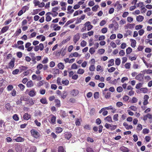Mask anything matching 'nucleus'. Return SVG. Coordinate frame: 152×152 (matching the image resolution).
I'll return each mask as SVG.
<instances>
[{"instance_id": "nucleus-23", "label": "nucleus", "mask_w": 152, "mask_h": 152, "mask_svg": "<svg viewBox=\"0 0 152 152\" xmlns=\"http://www.w3.org/2000/svg\"><path fill=\"white\" fill-rule=\"evenodd\" d=\"M120 150L121 151L123 152H129V150L128 149L124 146H123L120 148Z\"/></svg>"}, {"instance_id": "nucleus-25", "label": "nucleus", "mask_w": 152, "mask_h": 152, "mask_svg": "<svg viewBox=\"0 0 152 152\" xmlns=\"http://www.w3.org/2000/svg\"><path fill=\"white\" fill-rule=\"evenodd\" d=\"M144 17L142 15H139L136 18L138 22H141L144 19Z\"/></svg>"}, {"instance_id": "nucleus-53", "label": "nucleus", "mask_w": 152, "mask_h": 152, "mask_svg": "<svg viewBox=\"0 0 152 152\" xmlns=\"http://www.w3.org/2000/svg\"><path fill=\"white\" fill-rule=\"evenodd\" d=\"M95 51V49L93 47L90 48L89 50V52L91 54H94Z\"/></svg>"}, {"instance_id": "nucleus-63", "label": "nucleus", "mask_w": 152, "mask_h": 152, "mask_svg": "<svg viewBox=\"0 0 152 152\" xmlns=\"http://www.w3.org/2000/svg\"><path fill=\"white\" fill-rule=\"evenodd\" d=\"M13 87L12 85H10L8 86L7 87V89L8 91H10L12 90Z\"/></svg>"}, {"instance_id": "nucleus-51", "label": "nucleus", "mask_w": 152, "mask_h": 152, "mask_svg": "<svg viewBox=\"0 0 152 152\" xmlns=\"http://www.w3.org/2000/svg\"><path fill=\"white\" fill-rule=\"evenodd\" d=\"M95 122L97 125H99L101 123L102 121L99 118H98L96 119Z\"/></svg>"}, {"instance_id": "nucleus-28", "label": "nucleus", "mask_w": 152, "mask_h": 152, "mask_svg": "<svg viewBox=\"0 0 152 152\" xmlns=\"http://www.w3.org/2000/svg\"><path fill=\"white\" fill-rule=\"evenodd\" d=\"M40 102L43 104H47L48 103L47 100L45 98H42L40 100Z\"/></svg>"}, {"instance_id": "nucleus-64", "label": "nucleus", "mask_w": 152, "mask_h": 152, "mask_svg": "<svg viewBox=\"0 0 152 152\" xmlns=\"http://www.w3.org/2000/svg\"><path fill=\"white\" fill-rule=\"evenodd\" d=\"M48 61V58H45L42 61V63L43 64H46Z\"/></svg>"}, {"instance_id": "nucleus-56", "label": "nucleus", "mask_w": 152, "mask_h": 152, "mask_svg": "<svg viewBox=\"0 0 152 152\" xmlns=\"http://www.w3.org/2000/svg\"><path fill=\"white\" fill-rule=\"evenodd\" d=\"M22 99L21 97L19 99H18L16 102V104L17 105H20L22 103Z\"/></svg>"}, {"instance_id": "nucleus-5", "label": "nucleus", "mask_w": 152, "mask_h": 152, "mask_svg": "<svg viewBox=\"0 0 152 152\" xmlns=\"http://www.w3.org/2000/svg\"><path fill=\"white\" fill-rule=\"evenodd\" d=\"M23 145L20 144L15 145V150L17 152H22Z\"/></svg>"}, {"instance_id": "nucleus-35", "label": "nucleus", "mask_w": 152, "mask_h": 152, "mask_svg": "<svg viewBox=\"0 0 152 152\" xmlns=\"http://www.w3.org/2000/svg\"><path fill=\"white\" fill-rule=\"evenodd\" d=\"M53 28L55 31H58L60 30L61 28L60 26H58V25L56 24L54 25Z\"/></svg>"}, {"instance_id": "nucleus-37", "label": "nucleus", "mask_w": 152, "mask_h": 152, "mask_svg": "<svg viewBox=\"0 0 152 152\" xmlns=\"http://www.w3.org/2000/svg\"><path fill=\"white\" fill-rule=\"evenodd\" d=\"M37 150V148L36 146H32L31 147L30 151L31 152H35Z\"/></svg>"}, {"instance_id": "nucleus-24", "label": "nucleus", "mask_w": 152, "mask_h": 152, "mask_svg": "<svg viewBox=\"0 0 152 152\" xmlns=\"http://www.w3.org/2000/svg\"><path fill=\"white\" fill-rule=\"evenodd\" d=\"M15 140L17 142H23L25 139L24 138L20 137H18L15 139Z\"/></svg>"}, {"instance_id": "nucleus-59", "label": "nucleus", "mask_w": 152, "mask_h": 152, "mask_svg": "<svg viewBox=\"0 0 152 152\" xmlns=\"http://www.w3.org/2000/svg\"><path fill=\"white\" fill-rule=\"evenodd\" d=\"M19 71V69H16L13 71L12 72V74L14 75L17 74H18Z\"/></svg>"}, {"instance_id": "nucleus-12", "label": "nucleus", "mask_w": 152, "mask_h": 152, "mask_svg": "<svg viewBox=\"0 0 152 152\" xmlns=\"http://www.w3.org/2000/svg\"><path fill=\"white\" fill-rule=\"evenodd\" d=\"M135 25V24L134 23H128L126 26H125V29H132L134 28Z\"/></svg>"}, {"instance_id": "nucleus-38", "label": "nucleus", "mask_w": 152, "mask_h": 152, "mask_svg": "<svg viewBox=\"0 0 152 152\" xmlns=\"http://www.w3.org/2000/svg\"><path fill=\"white\" fill-rule=\"evenodd\" d=\"M58 152H66L64 148L62 146H60L58 148Z\"/></svg>"}, {"instance_id": "nucleus-27", "label": "nucleus", "mask_w": 152, "mask_h": 152, "mask_svg": "<svg viewBox=\"0 0 152 152\" xmlns=\"http://www.w3.org/2000/svg\"><path fill=\"white\" fill-rule=\"evenodd\" d=\"M21 30L20 28L17 29L14 34V36L15 37L18 36L21 33Z\"/></svg>"}, {"instance_id": "nucleus-33", "label": "nucleus", "mask_w": 152, "mask_h": 152, "mask_svg": "<svg viewBox=\"0 0 152 152\" xmlns=\"http://www.w3.org/2000/svg\"><path fill=\"white\" fill-rule=\"evenodd\" d=\"M104 120L109 122H113L111 117L110 115H109L105 118Z\"/></svg>"}, {"instance_id": "nucleus-62", "label": "nucleus", "mask_w": 152, "mask_h": 152, "mask_svg": "<svg viewBox=\"0 0 152 152\" xmlns=\"http://www.w3.org/2000/svg\"><path fill=\"white\" fill-rule=\"evenodd\" d=\"M71 68L72 69H76L77 68V66L76 64L74 63L72 65Z\"/></svg>"}, {"instance_id": "nucleus-46", "label": "nucleus", "mask_w": 152, "mask_h": 152, "mask_svg": "<svg viewBox=\"0 0 152 152\" xmlns=\"http://www.w3.org/2000/svg\"><path fill=\"white\" fill-rule=\"evenodd\" d=\"M29 9V7L27 6H23L22 9L23 10V12L25 13L26 10H28Z\"/></svg>"}, {"instance_id": "nucleus-49", "label": "nucleus", "mask_w": 152, "mask_h": 152, "mask_svg": "<svg viewBox=\"0 0 152 152\" xmlns=\"http://www.w3.org/2000/svg\"><path fill=\"white\" fill-rule=\"evenodd\" d=\"M149 129L145 128L144 129L142 130V133L144 134H147L149 132Z\"/></svg>"}, {"instance_id": "nucleus-10", "label": "nucleus", "mask_w": 152, "mask_h": 152, "mask_svg": "<svg viewBox=\"0 0 152 152\" xmlns=\"http://www.w3.org/2000/svg\"><path fill=\"white\" fill-rule=\"evenodd\" d=\"M51 116L50 119V123L52 124H56V117L53 114H51L50 115Z\"/></svg>"}, {"instance_id": "nucleus-36", "label": "nucleus", "mask_w": 152, "mask_h": 152, "mask_svg": "<svg viewBox=\"0 0 152 152\" xmlns=\"http://www.w3.org/2000/svg\"><path fill=\"white\" fill-rule=\"evenodd\" d=\"M132 51V49L131 48L129 47L126 49V52L127 54H130Z\"/></svg>"}, {"instance_id": "nucleus-44", "label": "nucleus", "mask_w": 152, "mask_h": 152, "mask_svg": "<svg viewBox=\"0 0 152 152\" xmlns=\"http://www.w3.org/2000/svg\"><path fill=\"white\" fill-rule=\"evenodd\" d=\"M5 123L4 122V120H0V128L2 127V125L4 127H5L6 126Z\"/></svg>"}, {"instance_id": "nucleus-20", "label": "nucleus", "mask_w": 152, "mask_h": 152, "mask_svg": "<svg viewBox=\"0 0 152 152\" xmlns=\"http://www.w3.org/2000/svg\"><path fill=\"white\" fill-rule=\"evenodd\" d=\"M9 27L8 26H5L2 28L0 32L1 34H3L6 32L9 29Z\"/></svg>"}, {"instance_id": "nucleus-29", "label": "nucleus", "mask_w": 152, "mask_h": 152, "mask_svg": "<svg viewBox=\"0 0 152 152\" xmlns=\"http://www.w3.org/2000/svg\"><path fill=\"white\" fill-rule=\"evenodd\" d=\"M26 86L28 87H31L34 86V83L31 80H30L27 82Z\"/></svg>"}, {"instance_id": "nucleus-8", "label": "nucleus", "mask_w": 152, "mask_h": 152, "mask_svg": "<svg viewBox=\"0 0 152 152\" xmlns=\"http://www.w3.org/2000/svg\"><path fill=\"white\" fill-rule=\"evenodd\" d=\"M149 98V96L147 95H144L143 99L144 101L143 102L144 105H147L149 103L148 100Z\"/></svg>"}, {"instance_id": "nucleus-50", "label": "nucleus", "mask_w": 152, "mask_h": 152, "mask_svg": "<svg viewBox=\"0 0 152 152\" xmlns=\"http://www.w3.org/2000/svg\"><path fill=\"white\" fill-rule=\"evenodd\" d=\"M87 44V42L84 40H83L81 41L80 43V45L82 47H84L86 46Z\"/></svg>"}, {"instance_id": "nucleus-57", "label": "nucleus", "mask_w": 152, "mask_h": 152, "mask_svg": "<svg viewBox=\"0 0 152 152\" xmlns=\"http://www.w3.org/2000/svg\"><path fill=\"white\" fill-rule=\"evenodd\" d=\"M143 27V26L141 25H137L135 26V28L136 30L141 29Z\"/></svg>"}, {"instance_id": "nucleus-16", "label": "nucleus", "mask_w": 152, "mask_h": 152, "mask_svg": "<svg viewBox=\"0 0 152 152\" xmlns=\"http://www.w3.org/2000/svg\"><path fill=\"white\" fill-rule=\"evenodd\" d=\"M135 79L140 81H142L143 79V77L142 74H139L136 76Z\"/></svg>"}, {"instance_id": "nucleus-32", "label": "nucleus", "mask_w": 152, "mask_h": 152, "mask_svg": "<svg viewBox=\"0 0 152 152\" xmlns=\"http://www.w3.org/2000/svg\"><path fill=\"white\" fill-rule=\"evenodd\" d=\"M56 133H59L62 132L63 129L60 127H57L56 128Z\"/></svg>"}, {"instance_id": "nucleus-9", "label": "nucleus", "mask_w": 152, "mask_h": 152, "mask_svg": "<svg viewBox=\"0 0 152 152\" xmlns=\"http://www.w3.org/2000/svg\"><path fill=\"white\" fill-rule=\"evenodd\" d=\"M84 26L87 27V30L89 31L90 30L93 28V26L91 24V23L89 21L86 22L84 24Z\"/></svg>"}, {"instance_id": "nucleus-7", "label": "nucleus", "mask_w": 152, "mask_h": 152, "mask_svg": "<svg viewBox=\"0 0 152 152\" xmlns=\"http://www.w3.org/2000/svg\"><path fill=\"white\" fill-rule=\"evenodd\" d=\"M80 36L79 33L75 34L73 37V41L75 44H76L80 39Z\"/></svg>"}, {"instance_id": "nucleus-61", "label": "nucleus", "mask_w": 152, "mask_h": 152, "mask_svg": "<svg viewBox=\"0 0 152 152\" xmlns=\"http://www.w3.org/2000/svg\"><path fill=\"white\" fill-rule=\"evenodd\" d=\"M95 68L94 65H91L89 67V69L90 71L93 72L94 71Z\"/></svg>"}, {"instance_id": "nucleus-42", "label": "nucleus", "mask_w": 152, "mask_h": 152, "mask_svg": "<svg viewBox=\"0 0 152 152\" xmlns=\"http://www.w3.org/2000/svg\"><path fill=\"white\" fill-rule=\"evenodd\" d=\"M67 95V93L66 91H64L63 94L61 96V97L63 99L66 98V96Z\"/></svg>"}, {"instance_id": "nucleus-18", "label": "nucleus", "mask_w": 152, "mask_h": 152, "mask_svg": "<svg viewBox=\"0 0 152 152\" xmlns=\"http://www.w3.org/2000/svg\"><path fill=\"white\" fill-rule=\"evenodd\" d=\"M31 115L28 113H25L23 115V118L24 120H28L31 118Z\"/></svg>"}, {"instance_id": "nucleus-43", "label": "nucleus", "mask_w": 152, "mask_h": 152, "mask_svg": "<svg viewBox=\"0 0 152 152\" xmlns=\"http://www.w3.org/2000/svg\"><path fill=\"white\" fill-rule=\"evenodd\" d=\"M99 7V6L98 5H96L92 8V10L94 12L96 11L98 8Z\"/></svg>"}, {"instance_id": "nucleus-4", "label": "nucleus", "mask_w": 152, "mask_h": 152, "mask_svg": "<svg viewBox=\"0 0 152 152\" xmlns=\"http://www.w3.org/2000/svg\"><path fill=\"white\" fill-rule=\"evenodd\" d=\"M44 45L42 43H40L39 45L36 46L34 48V50L37 52L39 50L41 51L43 50L44 48Z\"/></svg>"}, {"instance_id": "nucleus-41", "label": "nucleus", "mask_w": 152, "mask_h": 152, "mask_svg": "<svg viewBox=\"0 0 152 152\" xmlns=\"http://www.w3.org/2000/svg\"><path fill=\"white\" fill-rule=\"evenodd\" d=\"M18 86L20 89L22 91H23L25 88V86L22 84H19Z\"/></svg>"}, {"instance_id": "nucleus-26", "label": "nucleus", "mask_w": 152, "mask_h": 152, "mask_svg": "<svg viewBox=\"0 0 152 152\" xmlns=\"http://www.w3.org/2000/svg\"><path fill=\"white\" fill-rule=\"evenodd\" d=\"M6 82H7L3 78H2L0 80V86H5L6 85Z\"/></svg>"}, {"instance_id": "nucleus-48", "label": "nucleus", "mask_w": 152, "mask_h": 152, "mask_svg": "<svg viewBox=\"0 0 152 152\" xmlns=\"http://www.w3.org/2000/svg\"><path fill=\"white\" fill-rule=\"evenodd\" d=\"M61 83L63 84L66 86H67L69 84V81L68 80H62Z\"/></svg>"}, {"instance_id": "nucleus-31", "label": "nucleus", "mask_w": 152, "mask_h": 152, "mask_svg": "<svg viewBox=\"0 0 152 152\" xmlns=\"http://www.w3.org/2000/svg\"><path fill=\"white\" fill-rule=\"evenodd\" d=\"M114 60L113 59H111L108 61V63L109 64H108V66L110 67L114 64Z\"/></svg>"}, {"instance_id": "nucleus-54", "label": "nucleus", "mask_w": 152, "mask_h": 152, "mask_svg": "<svg viewBox=\"0 0 152 152\" xmlns=\"http://www.w3.org/2000/svg\"><path fill=\"white\" fill-rule=\"evenodd\" d=\"M45 81L44 80L40 81L37 84V86L38 87H40L42 86L45 83Z\"/></svg>"}, {"instance_id": "nucleus-60", "label": "nucleus", "mask_w": 152, "mask_h": 152, "mask_svg": "<svg viewBox=\"0 0 152 152\" xmlns=\"http://www.w3.org/2000/svg\"><path fill=\"white\" fill-rule=\"evenodd\" d=\"M33 3L34 4V6H36L37 5H39V4L40 2L38 0H34L33 1Z\"/></svg>"}, {"instance_id": "nucleus-2", "label": "nucleus", "mask_w": 152, "mask_h": 152, "mask_svg": "<svg viewBox=\"0 0 152 152\" xmlns=\"http://www.w3.org/2000/svg\"><path fill=\"white\" fill-rule=\"evenodd\" d=\"M25 93L26 94H28L29 96L31 97H33L36 94V91L34 89L30 91L29 90L27 89Z\"/></svg>"}, {"instance_id": "nucleus-1", "label": "nucleus", "mask_w": 152, "mask_h": 152, "mask_svg": "<svg viewBox=\"0 0 152 152\" xmlns=\"http://www.w3.org/2000/svg\"><path fill=\"white\" fill-rule=\"evenodd\" d=\"M31 135L36 139H38L39 138L40 134L39 133L34 129H32L31 131Z\"/></svg>"}, {"instance_id": "nucleus-11", "label": "nucleus", "mask_w": 152, "mask_h": 152, "mask_svg": "<svg viewBox=\"0 0 152 152\" xmlns=\"http://www.w3.org/2000/svg\"><path fill=\"white\" fill-rule=\"evenodd\" d=\"M34 102L32 99H29L27 100L26 103V104H28L29 106H31L34 104Z\"/></svg>"}, {"instance_id": "nucleus-21", "label": "nucleus", "mask_w": 152, "mask_h": 152, "mask_svg": "<svg viewBox=\"0 0 152 152\" xmlns=\"http://www.w3.org/2000/svg\"><path fill=\"white\" fill-rule=\"evenodd\" d=\"M54 102L56 103L55 106L56 107H59L61 106V102L60 100L56 99H55Z\"/></svg>"}, {"instance_id": "nucleus-19", "label": "nucleus", "mask_w": 152, "mask_h": 152, "mask_svg": "<svg viewBox=\"0 0 152 152\" xmlns=\"http://www.w3.org/2000/svg\"><path fill=\"white\" fill-rule=\"evenodd\" d=\"M50 14H51V13L50 12H49L47 13L46 14V20L47 22L50 21L51 19V17L49 15H50Z\"/></svg>"}, {"instance_id": "nucleus-30", "label": "nucleus", "mask_w": 152, "mask_h": 152, "mask_svg": "<svg viewBox=\"0 0 152 152\" xmlns=\"http://www.w3.org/2000/svg\"><path fill=\"white\" fill-rule=\"evenodd\" d=\"M74 21V19H71L67 21L64 25V27H67L69 25L73 23Z\"/></svg>"}, {"instance_id": "nucleus-39", "label": "nucleus", "mask_w": 152, "mask_h": 152, "mask_svg": "<svg viewBox=\"0 0 152 152\" xmlns=\"http://www.w3.org/2000/svg\"><path fill=\"white\" fill-rule=\"evenodd\" d=\"M121 63V60L119 58H117L115 60V64L117 66H119Z\"/></svg>"}, {"instance_id": "nucleus-58", "label": "nucleus", "mask_w": 152, "mask_h": 152, "mask_svg": "<svg viewBox=\"0 0 152 152\" xmlns=\"http://www.w3.org/2000/svg\"><path fill=\"white\" fill-rule=\"evenodd\" d=\"M140 90L143 93H146L148 91V89L147 88H142L140 89Z\"/></svg>"}, {"instance_id": "nucleus-55", "label": "nucleus", "mask_w": 152, "mask_h": 152, "mask_svg": "<svg viewBox=\"0 0 152 152\" xmlns=\"http://www.w3.org/2000/svg\"><path fill=\"white\" fill-rule=\"evenodd\" d=\"M5 107L7 110H10L11 109V106L9 103H7L5 104Z\"/></svg>"}, {"instance_id": "nucleus-22", "label": "nucleus", "mask_w": 152, "mask_h": 152, "mask_svg": "<svg viewBox=\"0 0 152 152\" xmlns=\"http://www.w3.org/2000/svg\"><path fill=\"white\" fill-rule=\"evenodd\" d=\"M65 134V138L67 140H69L72 136L71 133L68 132H66Z\"/></svg>"}, {"instance_id": "nucleus-14", "label": "nucleus", "mask_w": 152, "mask_h": 152, "mask_svg": "<svg viewBox=\"0 0 152 152\" xmlns=\"http://www.w3.org/2000/svg\"><path fill=\"white\" fill-rule=\"evenodd\" d=\"M123 126L125 127V128L127 130L132 129L133 128V127L132 125H129L126 122L124 123Z\"/></svg>"}, {"instance_id": "nucleus-6", "label": "nucleus", "mask_w": 152, "mask_h": 152, "mask_svg": "<svg viewBox=\"0 0 152 152\" xmlns=\"http://www.w3.org/2000/svg\"><path fill=\"white\" fill-rule=\"evenodd\" d=\"M98 128L99 129L98 130L99 132L100 133L102 132V129L103 128V126L102 125H99L98 126V127L96 126H94L93 128V130L95 132H97L98 130Z\"/></svg>"}, {"instance_id": "nucleus-47", "label": "nucleus", "mask_w": 152, "mask_h": 152, "mask_svg": "<svg viewBox=\"0 0 152 152\" xmlns=\"http://www.w3.org/2000/svg\"><path fill=\"white\" fill-rule=\"evenodd\" d=\"M12 118L13 119L16 121H18L19 120V118L18 116V115L16 114H14L13 115Z\"/></svg>"}, {"instance_id": "nucleus-34", "label": "nucleus", "mask_w": 152, "mask_h": 152, "mask_svg": "<svg viewBox=\"0 0 152 152\" xmlns=\"http://www.w3.org/2000/svg\"><path fill=\"white\" fill-rule=\"evenodd\" d=\"M58 68L61 69H63L64 67V64L62 63H59L58 64Z\"/></svg>"}, {"instance_id": "nucleus-52", "label": "nucleus", "mask_w": 152, "mask_h": 152, "mask_svg": "<svg viewBox=\"0 0 152 152\" xmlns=\"http://www.w3.org/2000/svg\"><path fill=\"white\" fill-rule=\"evenodd\" d=\"M118 114H115L113 116V119L114 121H117L118 120Z\"/></svg>"}, {"instance_id": "nucleus-13", "label": "nucleus", "mask_w": 152, "mask_h": 152, "mask_svg": "<svg viewBox=\"0 0 152 152\" xmlns=\"http://www.w3.org/2000/svg\"><path fill=\"white\" fill-rule=\"evenodd\" d=\"M102 94L106 99H109L110 97L111 93L110 91H108L107 93L102 91Z\"/></svg>"}, {"instance_id": "nucleus-40", "label": "nucleus", "mask_w": 152, "mask_h": 152, "mask_svg": "<svg viewBox=\"0 0 152 152\" xmlns=\"http://www.w3.org/2000/svg\"><path fill=\"white\" fill-rule=\"evenodd\" d=\"M136 41L134 39H132L131 43V46L133 48H134L136 45Z\"/></svg>"}, {"instance_id": "nucleus-15", "label": "nucleus", "mask_w": 152, "mask_h": 152, "mask_svg": "<svg viewBox=\"0 0 152 152\" xmlns=\"http://www.w3.org/2000/svg\"><path fill=\"white\" fill-rule=\"evenodd\" d=\"M105 110H112V112L113 113H115L116 112V110L115 108H113L112 106H110L108 107H105Z\"/></svg>"}, {"instance_id": "nucleus-45", "label": "nucleus", "mask_w": 152, "mask_h": 152, "mask_svg": "<svg viewBox=\"0 0 152 152\" xmlns=\"http://www.w3.org/2000/svg\"><path fill=\"white\" fill-rule=\"evenodd\" d=\"M84 72V70L83 69H80L77 71V73L79 74H83Z\"/></svg>"}, {"instance_id": "nucleus-3", "label": "nucleus", "mask_w": 152, "mask_h": 152, "mask_svg": "<svg viewBox=\"0 0 152 152\" xmlns=\"http://www.w3.org/2000/svg\"><path fill=\"white\" fill-rule=\"evenodd\" d=\"M15 59L14 58H12L8 64V66L7 67V69H12L15 65Z\"/></svg>"}, {"instance_id": "nucleus-17", "label": "nucleus", "mask_w": 152, "mask_h": 152, "mask_svg": "<svg viewBox=\"0 0 152 152\" xmlns=\"http://www.w3.org/2000/svg\"><path fill=\"white\" fill-rule=\"evenodd\" d=\"M71 94L74 96H76L79 93V91L77 90L73 89L71 92Z\"/></svg>"}]
</instances>
